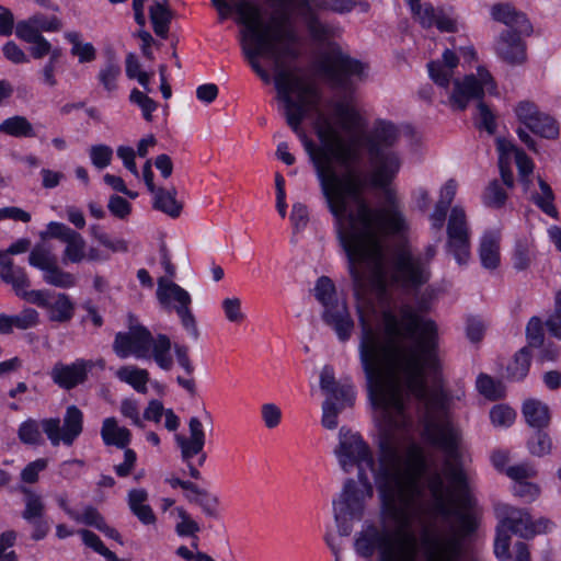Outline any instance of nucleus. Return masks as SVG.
<instances>
[{
	"label": "nucleus",
	"instance_id": "nucleus-1",
	"mask_svg": "<svg viewBox=\"0 0 561 561\" xmlns=\"http://www.w3.org/2000/svg\"><path fill=\"white\" fill-rule=\"evenodd\" d=\"M211 3L222 20L237 14V22L243 25V53L266 83L271 75L260 59L272 62L277 110L320 175L335 168L355 173L368 167L371 175H396L402 171L403 159L393 148L400 130L392 122L377 119L365 130L366 119L352 100L324 101L319 84L288 60L295 51L284 14L275 13L265 22L260 8L249 0Z\"/></svg>",
	"mask_w": 561,
	"mask_h": 561
},
{
	"label": "nucleus",
	"instance_id": "nucleus-2",
	"mask_svg": "<svg viewBox=\"0 0 561 561\" xmlns=\"http://www.w3.org/2000/svg\"><path fill=\"white\" fill-rule=\"evenodd\" d=\"M423 435L446 455L443 473L430 472L425 478L432 502L420 513L410 508L414 480L401 484L403 502L396 500L398 490L382 484L381 524L358 531L356 553L368 561H480L467 554V538L478 528L477 517L467 512L472 505L468 478L458 463L459 432L448 421L428 417Z\"/></svg>",
	"mask_w": 561,
	"mask_h": 561
},
{
	"label": "nucleus",
	"instance_id": "nucleus-3",
	"mask_svg": "<svg viewBox=\"0 0 561 561\" xmlns=\"http://www.w3.org/2000/svg\"><path fill=\"white\" fill-rule=\"evenodd\" d=\"M323 195L336 219L340 243L348 259L354 296L365 299L370 293L385 296L388 278L404 290H416L430 279L427 264L408 248L394 250L386 263L383 238L402 233L405 217L390 178H371L374 185L385 188L380 208H369L360 198L362 178H320Z\"/></svg>",
	"mask_w": 561,
	"mask_h": 561
},
{
	"label": "nucleus",
	"instance_id": "nucleus-4",
	"mask_svg": "<svg viewBox=\"0 0 561 561\" xmlns=\"http://www.w3.org/2000/svg\"><path fill=\"white\" fill-rule=\"evenodd\" d=\"M359 358L369 398L387 424L397 430L408 425L404 400L408 392L423 402L431 413L445 414L449 397L442 390L428 391L425 373L439 369L438 329L422 318L411 305H401L398 314L382 311L383 333L362 317Z\"/></svg>",
	"mask_w": 561,
	"mask_h": 561
},
{
	"label": "nucleus",
	"instance_id": "nucleus-5",
	"mask_svg": "<svg viewBox=\"0 0 561 561\" xmlns=\"http://www.w3.org/2000/svg\"><path fill=\"white\" fill-rule=\"evenodd\" d=\"M378 419L380 423L381 434L378 444V466H375V460L369 446L363 440L358 433L352 432L350 428L342 426L339 432V444L334 449V455L337 458L339 465L344 472H350L353 468H357L358 472L364 470L363 465H366L374 472L375 483L379 494L380 506L378 519L376 522H366L359 531L369 525L381 524V511L383 505V497L380 486L382 484L397 491L396 500L402 503V496L399 494L401 484L412 479L416 486L413 491L412 499L410 500V508L420 513L425 508L426 502L421 501L422 488L420 485V478L425 471L426 460L423 451L415 445H411L407 454L403 453L399 437L394 433L397 428L392 424H387L382 417L380 410H378Z\"/></svg>",
	"mask_w": 561,
	"mask_h": 561
},
{
	"label": "nucleus",
	"instance_id": "nucleus-6",
	"mask_svg": "<svg viewBox=\"0 0 561 561\" xmlns=\"http://www.w3.org/2000/svg\"><path fill=\"white\" fill-rule=\"evenodd\" d=\"M445 48L440 58L427 64L431 80L444 89L447 104L457 111L465 110L472 100H481L488 95H499L497 83L490 70L482 65L474 72L455 77L460 58L462 64L471 66L478 61V53L472 45Z\"/></svg>",
	"mask_w": 561,
	"mask_h": 561
},
{
	"label": "nucleus",
	"instance_id": "nucleus-7",
	"mask_svg": "<svg viewBox=\"0 0 561 561\" xmlns=\"http://www.w3.org/2000/svg\"><path fill=\"white\" fill-rule=\"evenodd\" d=\"M171 348V340L167 334L153 336L134 314L128 316V331L116 333L113 342V352L119 358L131 355L141 359L152 358L165 371L173 367Z\"/></svg>",
	"mask_w": 561,
	"mask_h": 561
},
{
	"label": "nucleus",
	"instance_id": "nucleus-8",
	"mask_svg": "<svg viewBox=\"0 0 561 561\" xmlns=\"http://www.w3.org/2000/svg\"><path fill=\"white\" fill-rule=\"evenodd\" d=\"M160 253L161 264L167 276L158 278L157 299L162 308L173 310L179 317L183 329L192 339L197 340L199 337V331L196 317L191 309L192 297L186 289L172 280L175 276V267L171 262V255L167 248L162 247Z\"/></svg>",
	"mask_w": 561,
	"mask_h": 561
},
{
	"label": "nucleus",
	"instance_id": "nucleus-9",
	"mask_svg": "<svg viewBox=\"0 0 561 561\" xmlns=\"http://www.w3.org/2000/svg\"><path fill=\"white\" fill-rule=\"evenodd\" d=\"M60 423L59 417L44 419L41 423L30 419L20 425L18 435L22 443L36 445L42 442V428L53 446H58L61 442L71 446L83 431L81 410L76 405H69L64 416L62 427Z\"/></svg>",
	"mask_w": 561,
	"mask_h": 561
},
{
	"label": "nucleus",
	"instance_id": "nucleus-10",
	"mask_svg": "<svg viewBox=\"0 0 561 561\" xmlns=\"http://www.w3.org/2000/svg\"><path fill=\"white\" fill-rule=\"evenodd\" d=\"M316 299L323 306L322 318L331 327L340 341H347L354 329V322L345 301L336 297L335 285L328 276L318 278L313 288Z\"/></svg>",
	"mask_w": 561,
	"mask_h": 561
},
{
	"label": "nucleus",
	"instance_id": "nucleus-11",
	"mask_svg": "<svg viewBox=\"0 0 561 561\" xmlns=\"http://www.w3.org/2000/svg\"><path fill=\"white\" fill-rule=\"evenodd\" d=\"M358 480L347 479L343 485L339 500L333 501L334 517H351L360 519L364 515L365 503L374 495V488L365 470L357 474Z\"/></svg>",
	"mask_w": 561,
	"mask_h": 561
},
{
	"label": "nucleus",
	"instance_id": "nucleus-12",
	"mask_svg": "<svg viewBox=\"0 0 561 561\" xmlns=\"http://www.w3.org/2000/svg\"><path fill=\"white\" fill-rule=\"evenodd\" d=\"M28 263L43 271V279L48 285L58 288H70L76 285V277L58 265L56 255L44 245H36L28 255Z\"/></svg>",
	"mask_w": 561,
	"mask_h": 561
},
{
	"label": "nucleus",
	"instance_id": "nucleus-13",
	"mask_svg": "<svg viewBox=\"0 0 561 561\" xmlns=\"http://www.w3.org/2000/svg\"><path fill=\"white\" fill-rule=\"evenodd\" d=\"M447 251L459 264H465L470 255V238L465 210L458 206L450 211L447 222Z\"/></svg>",
	"mask_w": 561,
	"mask_h": 561
},
{
	"label": "nucleus",
	"instance_id": "nucleus-14",
	"mask_svg": "<svg viewBox=\"0 0 561 561\" xmlns=\"http://www.w3.org/2000/svg\"><path fill=\"white\" fill-rule=\"evenodd\" d=\"M413 18L425 28L436 26L440 32L455 33L459 22L451 9H435L431 3L407 0Z\"/></svg>",
	"mask_w": 561,
	"mask_h": 561
},
{
	"label": "nucleus",
	"instance_id": "nucleus-15",
	"mask_svg": "<svg viewBox=\"0 0 561 561\" xmlns=\"http://www.w3.org/2000/svg\"><path fill=\"white\" fill-rule=\"evenodd\" d=\"M495 148L501 175H512L514 163L519 175H529L534 172L535 164L533 159L511 139L496 137Z\"/></svg>",
	"mask_w": 561,
	"mask_h": 561
},
{
	"label": "nucleus",
	"instance_id": "nucleus-16",
	"mask_svg": "<svg viewBox=\"0 0 561 561\" xmlns=\"http://www.w3.org/2000/svg\"><path fill=\"white\" fill-rule=\"evenodd\" d=\"M327 70L336 78V81L345 85L347 80H362L367 76V66L357 59L351 58L340 47L332 46L325 57Z\"/></svg>",
	"mask_w": 561,
	"mask_h": 561
},
{
	"label": "nucleus",
	"instance_id": "nucleus-17",
	"mask_svg": "<svg viewBox=\"0 0 561 561\" xmlns=\"http://www.w3.org/2000/svg\"><path fill=\"white\" fill-rule=\"evenodd\" d=\"M43 239L53 238L66 243L64 262L80 263L85 259V241L82 236L65 224L50 221L46 231L41 233Z\"/></svg>",
	"mask_w": 561,
	"mask_h": 561
},
{
	"label": "nucleus",
	"instance_id": "nucleus-18",
	"mask_svg": "<svg viewBox=\"0 0 561 561\" xmlns=\"http://www.w3.org/2000/svg\"><path fill=\"white\" fill-rule=\"evenodd\" d=\"M528 35L516 31H503L500 33L493 44L497 58L511 66L523 65L527 59L524 37Z\"/></svg>",
	"mask_w": 561,
	"mask_h": 561
},
{
	"label": "nucleus",
	"instance_id": "nucleus-19",
	"mask_svg": "<svg viewBox=\"0 0 561 561\" xmlns=\"http://www.w3.org/2000/svg\"><path fill=\"white\" fill-rule=\"evenodd\" d=\"M20 490L24 494L25 503L22 517L34 528L32 538L34 540H42L46 537L50 528L48 522L44 519L45 504L43 499L39 494L26 486H21Z\"/></svg>",
	"mask_w": 561,
	"mask_h": 561
},
{
	"label": "nucleus",
	"instance_id": "nucleus-20",
	"mask_svg": "<svg viewBox=\"0 0 561 561\" xmlns=\"http://www.w3.org/2000/svg\"><path fill=\"white\" fill-rule=\"evenodd\" d=\"M93 368L92 360L78 359L70 365L57 363L51 369V378L59 387L70 390L87 379L88 370Z\"/></svg>",
	"mask_w": 561,
	"mask_h": 561
},
{
	"label": "nucleus",
	"instance_id": "nucleus-21",
	"mask_svg": "<svg viewBox=\"0 0 561 561\" xmlns=\"http://www.w3.org/2000/svg\"><path fill=\"white\" fill-rule=\"evenodd\" d=\"M145 183L152 194L153 208L168 215L171 218L180 217L183 204L176 199V190L173 186L157 185L154 178H144Z\"/></svg>",
	"mask_w": 561,
	"mask_h": 561
},
{
	"label": "nucleus",
	"instance_id": "nucleus-22",
	"mask_svg": "<svg viewBox=\"0 0 561 561\" xmlns=\"http://www.w3.org/2000/svg\"><path fill=\"white\" fill-rule=\"evenodd\" d=\"M491 18L507 26L506 31H516L522 34H530L533 26L527 16L517 11L511 3H495L490 9Z\"/></svg>",
	"mask_w": 561,
	"mask_h": 561
},
{
	"label": "nucleus",
	"instance_id": "nucleus-23",
	"mask_svg": "<svg viewBox=\"0 0 561 561\" xmlns=\"http://www.w3.org/2000/svg\"><path fill=\"white\" fill-rule=\"evenodd\" d=\"M190 436L176 435L175 440L181 449L183 461H190L194 456L201 454L206 442V434L202 421L197 416L188 420Z\"/></svg>",
	"mask_w": 561,
	"mask_h": 561
},
{
	"label": "nucleus",
	"instance_id": "nucleus-24",
	"mask_svg": "<svg viewBox=\"0 0 561 561\" xmlns=\"http://www.w3.org/2000/svg\"><path fill=\"white\" fill-rule=\"evenodd\" d=\"M502 510L503 517L500 522V526L523 539L534 538V533H531V516L527 511L508 505L503 506Z\"/></svg>",
	"mask_w": 561,
	"mask_h": 561
},
{
	"label": "nucleus",
	"instance_id": "nucleus-25",
	"mask_svg": "<svg viewBox=\"0 0 561 561\" xmlns=\"http://www.w3.org/2000/svg\"><path fill=\"white\" fill-rule=\"evenodd\" d=\"M44 309L50 321L65 323L72 319L75 304L65 293H51Z\"/></svg>",
	"mask_w": 561,
	"mask_h": 561
},
{
	"label": "nucleus",
	"instance_id": "nucleus-26",
	"mask_svg": "<svg viewBox=\"0 0 561 561\" xmlns=\"http://www.w3.org/2000/svg\"><path fill=\"white\" fill-rule=\"evenodd\" d=\"M148 492L145 489H131L127 494V503L131 513L144 525H153L157 520L152 508L146 504Z\"/></svg>",
	"mask_w": 561,
	"mask_h": 561
},
{
	"label": "nucleus",
	"instance_id": "nucleus-27",
	"mask_svg": "<svg viewBox=\"0 0 561 561\" xmlns=\"http://www.w3.org/2000/svg\"><path fill=\"white\" fill-rule=\"evenodd\" d=\"M320 388L327 393V398L339 400L342 398L344 401H354L355 393L353 388L348 385H339L334 377V371L331 367L324 366L320 374Z\"/></svg>",
	"mask_w": 561,
	"mask_h": 561
},
{
	"label": "nucleus",
	"instance_id": "nucleus-28",
	"mask_svg": "<svg viewBox=\"0 0 561 561\" xmlns=\"http://www.w3.org/2000/svg\"><path fill=\"white\" fill-rule=\"evenodd\" d=\"M526 423L534 428L543 430L550 424L551 415L549 407L537 399H528L522 409Z\"/></svg>",
	"mask_w": 561,
	"mask_h": 561
},
{
	"label": "nucleus",
	"instance_id": "nucleus-29",
	"mask_svg": "<svg viewBox=\"0 0 561 561\" xmlns=\"http://www.w3.org/2000/svg\"><path fill=\"white\" fill-rule=\"evenodd\" d=\"M514 178L494 179L482 194L483 204L489 208H501L507 199V188L514 186Z\"/></svg>",
	"mask_w": 561,
	"mask_h": 561
},
{
	"label": "nucleus",
	"instance_id": "nucleus-30",
	"mask_svg": "<svg viewBox=\"0 0 561 561\" xmlns=\"http://www.w3.org/2000/svg\"><path fill=\"white\" fill-rule=\"evenodd\" d=\"M101 436L105 445L121 449H126L131 439L130 431L119 427L115 417H107L103 421Z\"/></svg>",
	"mask_w": 561,
	"mask_h": 561
},
{
	"label": "nucleus",
	"instance_id": "nucleus-31",
	"mask_svg": "<svg viewBox=\"0 0 561 561\" xmlns=\"http://www.w3.org/2000/svg\"><path fill=\"white\" fill-rule=\"evenodd\" d=\"M479 256L484 268L495 270L500 264V233L485 232L480 242Z\"/></svg>",
	"mask_w": 561,
	"mask_h": 561
},
{
	"label": "nucleus",
	"instance_id": "nucleus-32",
	"mask_svg": "<svg viewBox=\"0 0 561 561\" xmlns=\"http://www.w3.org/2000/svg\"><path fill=\"white\" fill-rule=\"evenodd\" d=\"M116 377L131 386L136 391L146 393L147 382L149 381V373L146 369L136 366H123L115 373Z\"/></svg>",
	"mask_w": 561,
	"mask_h": 561
},
{
	"label": "nucleus",
	"instance_id": "nucleus-33",
	"mask_svg": "<svg viewBox=\"0 0 561 561\" xmlns=\"http://www.w3.org/2000/svg\"><path fill=\"white\" fill-rule=\"evenodd\" d=\"M0 133L18 138L35 137L36 133L33 125L24 116H12L0 124Z\"/></svg>",
	"mask_w": 561,
	"mask_h": 561
},
{
	"label": "nucleus",
	"instance_id": "nucleus-34",
	"mask_svg": "<svg viewBox=\"0 0 561 561\" xmlns=\"http://www.w3.org/2000/svg\"><path fill=\"white\" fill-rule=\"evenodd\" d=\"M354 401H344L342 398L335 400L327 398L322 403V419L321 424L327 430H334L337 427V416L347 407H352Z\"/></svg>",
	"mask_w": 561,
	"mask_h": 561
},
{
	"label": "nucleus",
	"instance_id": "nucleus-35",
	"mask_svg": "<svg viewBox=\"0 0 561 561\" xmlns=\"http://www.w3.org/2000/svg\"><path fill=\"white\" fill-rule=\"evenodd\" d=\"M65 38L71 44L70 53L79 62H91L96 57V50L91 43L82 42L78 32H67Z\"/></svg>",
	"mask_w": 561,
	"mask_h": 561
},
{
	"label": "nucleus",
	"instance_id": "nucleus-36",
	"mask_svg": "<svg viewBox=\"0 0 561 561\" xmlns=\"http://www.w3.org/2000/svg\"><path fill=\"white\" fill-rule=\"evenodd\" d=\"M539 191L533 195L536 205L547 215L557 218L558 210L553 204L554 194L551 186L542 179L537 178Z\"/></svg>",
	"mask_w": 561,
	"mask_h": 561
},
{
	"label": "nucleus",
	"instance_id": "nucleus-37",
	"mask_svg": "<svg viewBox=\"0 0 561 561\" xmlns=\"http://www.w3.org/2000/svg\"><path fill=\"white\" fill-rule=\"evenodd\" d=\"M150 20L157 35L164 36L168 32L170 22V11L167 8V1H156L150 5Z\"/></svg>",
	"mask_w": 561,
	"mask_h": 561
},
{
	"label": "nucleus",
	"instance_id": "nucleus-38",
	"mask_svg": "<svg viewBox=\"0 0 561 561\" xmlns=\"http://www.w3.org/2000/svg\"><path fill=\"white\" fill-rule=\"evenodd\" d=\"M530 130L541 138L556 140L560 135L558 122L547 113H542L538 121L530 127Z\"/></svg>",
	"mask_w": 561,
	"mask_h": 561
},
{
	"label": "nucleus",
	"instance_id": "nucleus-39",
	"mask_svg": "<svg viewBox=\"0 0 561 561\" xmlns=\"http://www.w3.org/2000/svg\"><path fill=\"white\" fill-rule=\"evenodd\" d=\"M531 354L527 346L520 348L507 367L508 376L514 380H522L528 374Z\"/></svg>",
	"mask_w": 561,
	"mask_h": 561
},
{
	"label": "nucleus",
	"instance_id": "nucleus-40",
	"mask_svg": "<svg viewBox=\"0 0 561 561\" xmlns=\"http://www.w3.org/2000/svg\"><path fill=\"white\" fill-rule=\"evenodd\" d=\"M0 277L4 283L11 284L16 291L30 286L25 271L20 266H15L13 261L7 263V266L0 272Z\"/></svg>",
	"mask_w": 561,
	"mask_h": 561
},
{
	"label": "nucleus",
	"instance_id": "nucleus-41",
	"mask_svg": "<svg viewBox=\"0 0 561 561\" xmlns=\"http://www.w3.org/2000/svg\"><path fill=\"white\" fill-rule=\"evenodd\" d=\"M478 391L490 400H497L504 396V386L501 381L494 380L485 374H480L477 378Z\"/></svg>",
	"mask_w": 561,
	"mask_h": 561
},
{
	"label": "nucleus",
	"instance_id": "nucleus-42",
	"mask_svg": "<svg viewBox=\"0 0 561 561\" xmlns=\"http://www.w3.org/2000/svg\"><path fill=\"white\" fill-rule=\"evenodd\" d=\"M515 115L517 119L525 125L528 129L538 121L540 115L543 113L541 112L538 106L529 101H520L515 106Z\"/></svg>",
	"mask_w": 561,
	"mask_h": 561
},
{
	"label": "nucleus",
	"instance_id": "nucleus-43",
	"mask_svg": "<svg viewBox=\"0 0 561 561\" xmlns=\"http://www.w3.org/2000/svg\"><path fill=\"white\" fill-rule=\"evenodd\" d=\"M112 157L113 149L107 145L96 144L89 148L90 161L98 170H103L108 167Z\"/></svg>",
	"mask_w": 561,
	"mask_h": 561
},
{
	"label": "nucleus",
	"instance_id": "nucleus-44",
	"mask_svg": "<svg viewBox=\"0 0 561 561\" xmlns=\"http://www.w3.org/2000/svg\"><path fill=\"white\" fill-rule=\"evenodd\" d=\"M531 455L542 457L549 455L552 448L550 436L542 430H538L527 443Z\"/></svg>",
	"mask_w": 561,
	"mask_h": 561
},
{
	"label": "nucleus",
	"instance_id": "nucleus-45",
	"mask_svg": "<svg viewBox=\"0 0 561 561\" xmlns=\"http://www.w3.org/2000/svg\"><path fill=\"white\" fill-rule=\"evenodd\" d=\"M129 101L139 106L142 113V117L146 121H152V113L158 107L157 103L152 99H150L147 94L142 93L141 91L134 89L130 92Z\"/></svg>",
	"mask_w": 561,
	"mask_h": 561
},
{
	"label": "nucleus",
	"instance_id": "nucleus-46",
	"mask_svg": "<svg viewBox=\"0 0 561 561\" xmlns=\"http://www.w3.org/2000/svg\"><path fill=\"white\" fill-rule=\"evenodd\" d=\"M527 347H540L543 344L545 335L540 318L531 317L526 327Z\"/></svg>",
	"mask_w": 561,
	"mask_h": 561
},
{
	"label": "nucleus",
	"instance_id": "nucleus-47",
	"mask_svg": "<svg viewBox=\"0 0 561 561\" xmlns=\"http://www.w3.org/2000/svg\"><path fill=\"white\" fill-rule=\"evenodd\" d=\"M121 75V67L116 62L106 64L99 73V79L102 85L107 91H114L116 89V81Z\"/></svg>",
	"mask_w": 561,
	"mask_h": 561
},
{
	"label": "nucleus",
	"instance_id": "nucleus-48",
	"mask_svg": "<svg viewBox=\"0 0 561 561\" xmlns=\"http://www.w3.org/2000/svg\"><path fill=\"white\" fill-rule=\"evenodd\" d=\"M511 535L502 526H497L496 537L494 541V553L500 560L511 559L510 552Z\"/></svg>",
	"mask_w": 561,
	"mask_h": 561
},
{
	"label": "nucleus",
	"instance_id": "nucleus-49",
	"mask_svg": "<svg viewBox=\"0 0 561 561\" xmlns=\"http://www.w3.org/2000/svg\"><path fill=\"white\" fill-rule=\"evenodd\" d=\"M477 122L480 128L486 130L489 134H494L496 130V121L494 113L490 107L480 102L477 106Z\"/></svg>",
	"mask_w": 561,
	"mask_h": 561
},
{
	"label": "nucleus",
	"instance_id": "nucleus-50",
	"mask_svg": "<svg viewBox=\"0 0 561 561\" xmlns=\"http://www.w3.org/2000/svg\"><path fill=\"white\" fill-rule=\"evenodd\" d=\"M186 497L190 502L197 504L206 516L215 519L218 518L219 514L217 506L219 500L217 496L211 497L207 492V495L205 496L186 495Z\"/></svg>",
	"mask_w": 561,
	"mask_h": 561
},
{
	"label": "nucleus",
	"instance_id": "nucleus-51",
	"mask_svg": "<svg viewBox=\"0 0 561 561\" xmlns=\"http://www.w3.org/2000/svg\"><path fill=\"white\" fill-rule=\"evenodd\" d=\"M515 417V411L506 405H496L490 411V419L495 426H511Z\"/></svg>",
	"mask_w": 561,
	"mask_h": 561
},
{
	"label": "nucleus",
	"instance_id": "nucleus-52",
	"mask_svg": "<svg viewBox=\"0 0 561 561\" xmlns=\"http://www.w3.org/2000/svg\"><path fill=\"white\" fill-rule=\"evenodd\" d=\"M222 310L225 317L229 322L240 323L244 320L245 316L241 309V300L237 297L226 298L222 300Z\"/></svg>",
	"mask_w": 561,
	"mask_h": 561
},
{
	"label": "nucleus",
	"instance_id": "nucleus-53",
	"mask_svg": "<svg viewBox=\"0 0 561 561\" xmlns=\"http://www.w3.org/2000/svg\"><path fill=\"white\" fill-rule=\"evenodd\" d=\"M15 35L25 43L34 42L42 36L31 18L18 22L15 26Z\"/></svg>",
	"mask_w": 561,
	"mask_h": 561
},
{
	"label": "nucleus",
	"instance_id": "nucleus-54",
	"mask_svg": "<svg viewBox=\"0 0 561 561\" xmlns=\"http://www.w3.org/2000/svg\"><path fill=\"white\" fill-rule=\"evenodd\" d=\"M181 522L176 524L175 531L179 536H195L199 531L198 524L193 520L184 508H176Z\"/></svg>",
	"mask_w": 561,
	"mask_h": 561
},
{
	"label": "nucleus",
	"instance_id": "nucleus-55",
	"mask_svg": "<svg viewBox=\"0 0 561 561\" xmlns=\"http://www.w3.org/2000/svg\"><path fill=\"white\" fill-rule=\"evenodd\" d=\"M531 262L530 251L526 243L517 242L513 252V265L516 271H525Z\"/></svg>",
	"mask_w": 561,
	"mask_h": 561
},
{
	"label": "nucleus",
	"instance_id": "nucleus-56",
	"mask_svg": "<svg viewBox=\"0 0 561 561\" xmlns=\"http://www.w3.org/2000/svg\"><path fill=\"white\" fill-rule=\"evenodd\" d=\"M261 416L264 425L272 430L279 425L282 420V411L275 403H264L261 407Z\"/></svg>",
	"mask_w": 561,
	"mask_h": 561
},
{
	"label": "nucleus",
	"instance_id": "nucleus-57",
	"mask_svg": "<svg viewBox=\"0 0 561 561\" xmlns=\"http://www.w3.org/2000/svg\"><path fill=\"white\" fill-rule=\"evenodd\" d=\"M60 56L61 49L56 47L53 51V56L49 57L48 62L42 69L43 82L48 87H55L57 84V80L55 77L56 64Z\"/></svg>",
	"mask_w": 561,
	"mask_h": 561
},
{
	"label": "nucleus",
	"instance_id": "nucleus-58",
	"mask_svg": "<svg viewBox=\"0 0 561 561\" xmlns=\"http://www.w3.org/2000/svg\"><path fill=\"white\" fill-rule=\"evenodd\" d=\"M107 208L113 216L119 219H125L131 211L130 203L118 195L110 197Z\"/></svg>",
	"mask_w": 561,
	"mask_h": 561
},
{
	"label": "nucleus",
	"instance_id": "nucleus-59",
	"mask_svg": "<svg viewBox=\"0 0 561 561\" xmlns=\"http://www.w3.org/2000/svg\"><path fill=\"white\" fill-rule=\"evenodd\" d=\"M77 523H82L87 526L95 527L99 529L101 525L105 522L104 517L99 513V511L89 505L84 508L82 514L77 512V518H73Z\"/></svg>",
	"mask_w": 561,
	"mask_h": 561
},
{
	"label": "nucleus",
	"instance_id": "nucleus-60",
	"mask_svg": "<svg viewBox=\"0 0 561 561\" xmlns=\"http://www.w3.org/2000/svg\"><path fill=\"white\" fill-rule=\"evenodd\" d=\"M14 327L20 330H26L38 323V312L35 309L27 308L19 314L12 316Z\"/></svg>",
	"mask_w": 561,
	"mask_h": 561
},
{
	"label": "nucleus",
	"instance_id": "nucleus-61",
	"mask_svg": "<svg viewBox=\"0 0 561 561\" xmlns=\"http://www.w3.org/2000/svg\"><path fill=\"white\" fill-rule=\"evenodd\" d=\"M505 472L507 477L516 481V483L526 481V479L533 478L537 473L536 469L529 463L508 467Z\"/></svg>",
	"mask_w": 561,
	"mask_h": 561
},
{
	"label": "nucleus",
	"instance_id": "nucleus-62",
	"mask_svg": "<svg viewBox=\"0 0 561 561\" xmlns=\"http://www.w3.org/2000/svg\"><path fill=\"white\" fill-rule=\"evenodd\" d=\"M136 453L130 448L124 449V461L119 465L114 466L115 473L121 478L129 476L136 466Z\"/></svg>",
	"mask_w": 561,
	"mask_h": 561
},
{
	"label": "nucleus",
	"instance_id": "nucleus-63",
	"mask_svg": "<svg viewBox=\"0 0 561 561\" xmlns=\"http://www.w3.org/2000/svg\"><path fill=\"white\" fill-rule=\"evenodd\" d=\"M47 467L46 459H37L30 462L21 472V479L26 483H35L38 480V473Z\"/></svg>",
	"mask_w": 561,
	"mask_h": 561
},
{
	"label": "nucleus",
	"instance_id": "nucleus-64",
	"mask_svg": "<svg viewBox=\"0 0 561 561\" xmlns=\"http://www.w3.org/2000/svg\"><path fill=\"white\" fill-rule=\"evenodd\" d=\"M290 220L294 225V229L296 231H299L301 229H305L307 227V224L309 221V215L307 206H305L301 203H296L293 205L291 214H290Z\"/></svg>",
	"mask_w": 561,
	"mask_h": 561
}]
</instances>
